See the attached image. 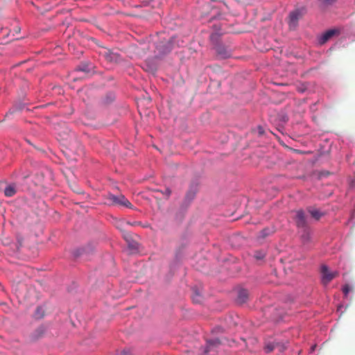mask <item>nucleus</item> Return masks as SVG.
Wrapping results in <instances>:
<instances>
[{"label": "nucleus", "instance_id": "nucleus-1", "mask_svg": "<svg viewBox=\"0 0 355 355\" xmlns=\"http://www.w3.org/2000/svg\"><path fill=\"white\" fill-rule=\"evenodd\" d=\"M304 15V9H295L291 11L288 15V25L290 28H295L300 19Z\"/></svg>", "mask_w": 355, "mask_h": 355}, {"label": "nucleus", "instance_id": "nucleus-2", "mask_svg": "<svg viewBox=\"0 0 355 355\" xmlns=\"http://www.w3.org/2000/svg\"><path fill=\"white\" fill-rule=\"evenodd\" d=\"M320 271L322 274V282L324 285L328 284L334 278L338 275V272L330 271L326 265H322L321 266Z\"/></svg>", "mask_w": 355, "mask_h": 355}, {"label": "nucleus", "instance_id": "nucleus-3", "mask_svg": "<svg viewBox=\"0 0 355 355\" xmlns=\"http://www.w3.org/2000/svg\"><path fill=\"white\" fill-rule=\"evenodd\" d=\"M108 199L115 205H119L126 207H131L132 205L129 200L123 195L114 196L113 194H110Z\"/></svg>", "mask_w": 355, "mask_h": 355}, {"label": "nucleus", "instance_id": "nucleus-4", "mask_svg": "<svg viewBox=\"0 0 355 355\" xmlns=\"http://www.w3.org/2000/svg\"><path fill=\"white\" fill-rule=\"evenodd\" d=\"M101 54L110 62H117L120 60V56L118 53L113 52L108 49H104Z\"/></svg>", "mask_w": 355, "mask_h": 355}, {"label": "nucleus", "instance_id": "nucleus-5", "mask_svg": "<svg viewBox=\"0 0 355 355\" xmlns=\"http://www.w3.org/2000/svg\"><path fill=\"white\" fill-rule=\"evenodd\" d=\"M295 223L299 227H305L306 225V220L305 214L303 210L300 209L295 212Z\"/></svg>", "mask_w": 355, "mask_h": 355}, {"label": "nucleus", "instance_id": "nucleus-6", "mask_svg": "<svg viewBox=\"0 0 355 355\" xmlns=\"http://www.w3.org/2000/svg\"><path fill=\"white\" fill-rule=\"evenodd\" d=\"M221 344H222V341L220 340L218 338L207 340V347L205 351V354L209 353L211 351H212L214 349L218 347Z\"/></svg>", "mask_w": 355, "mask_h": 355}, {"label": "nucleus", "instance_id": "nucleus-7", "mask_svg": "<svg viewBox=\"0 0 355 355\" xmlns=\"http://www.w3.org/2000/svg\"><path fill=\"white\" fill-rule=\"evenodd\" d=\"M157 49L159 51V55H164L168 53L171 49V45L169 42L167 43L162 42L157 46Z\"/></svg>", "mask_w": 355, "mask_h": 355}, {"label": "nucleus", "instance_id": "nucleus-8", "mask_svg": "<svg viewBox=\"0 0 355 355\" xmlns=\"http://www.w3.org/2000/svg\"><path fill=\"white\" fill-rule=\"evenodd\" d=\"M249 296V293L245 289H240L238 291L237 302L239 304H243L247 302Z\"/></svg>", "mask_w": 355, "mask_h": 355}, {"label": "nucleus", "instance_id": "nucleus-9", "mask_svg": "<svg viewBox=\"0 0 355 355\" xmlns=\"http://www.w3.org/2000/svg\"><path fill=\"white\" fill-rule=\"evenodd\" d=\"M17 188L15 184H9L4 189V195L6 197H12L17 193Z\"/></svg>", "mask_w": 355, "mask_h": 355}, {"label": "nucleus", "instance_id": "nucleus-10", "mask_svg": "<svg viewBox=\"0 0 355 355\" xmlns=\"http://www.w3.org/2000/svg\"><path fill=\"white\" fill-rule=\"evenodd\" d=\"M218 56L221 59H225L230 56V52H228L225 48L218 46L216 49Z\"/></svg>", "mask_w": 355, "mask_h": 355}, {"label": "nucleus", "instance_id": "nucleus-11", "mask_svg": "<svg viewBox=\"0 0 355 355\" xmlns=\"http://www.w3.org/2000/svg\"><path fill=\"white\" fill-rule=\"evenodd\" d=\"M309 212L310 213L311 216L317 220H318L324 215V214L319 209L315 208L309 209Z\"/></svg>", "mask_w": 355, "mask_h": 355}, {"label": "nucleus", "instance_id": "nucleus-12", "mask_svg": "<svg viewBox=\"0 0 355 355\" xmlns=\"http://www.w3.org/2000/svg\"><path fill=\"white\" fill-rule=\"evenodd\" d=\"M336 33L335 30H329L325 32L321 37L320 43L323 44L328 41Z\"/></svg>", "mask_w": 355, "mask_h": 355}, {"label": "nucleus", "instance_id": "nucleus-13", "mask_svg": "<svg viewBox=\"0 0 355 355\" xmlns=\"http://www.w3.org/2000/svg\"><path fill=\"white\" fill-rule=\"evenodd\" d=\"M277 347H281V346L278 343H268L265 347V351L270 353Z\"/></svg>", "mask_w": 355, "mask_h": 355}, {"label": "nucleus", "instance_id": "nucleus-14", "mask_svg": "<svg viewBox=\"0 0 355 355\" xmlns=\"http://www.w3.org/2000/svg\"><path fill=\"white\" fill-rule=\"evenodd\" d=\"M254 258L258 260H263L266 257V253L263 251H257L254 252Z\"/></svg>", "mask_w": 355, "mask_h": 355}, {"label": "nucleus", "instance_id": "nucleus-15", "mask_svg": "<svg viewBox=\"0 0 355 355\" xmlns=\"http://www.w3.org/2000/svg\"><path fill=\"white\" fill-rule=\"evenodd\" d=\"M17 243L16 246H17V250H18L22 246L24 239L21 236L18 235L17 236Z\"/></svg>", "mask_w": 355, "mask_h": 355}, {"label": "nucleus", "instance_id": "nucleus-16", "mask_svg": "<svg viewBox=\"0 0 355 355\" xmlns=\"http://www.w3.org/2000/svg\"><path fill=\"white\" fill-rule=\"evenodd\" d=\"M44 315L43 310L41 307H38L35 311V317L37 318H42Z\"/></svg>", "mask_w": 355, "mask_h": 355}, {"label": "nucleus", "instance_id": "nucleus-17", "mask_svg": "<svg viewBox=\"0 0 355 355\" xmlns=\"http://www.w3.org/2000/svg\"><path fill=\"white\" fill-rule=\"evenodd\" d=\"M324 6H329L334 3L336 0H319Z\"/></svg>", "mask_w": 355, "mask_h": 355}, {"label": "nucleus", "instance_id": "nucleus-18", "mask_svg": "<svg viewBox=\"0 0 355 355\" xmlns=\"http://www.w3.org/2000/svg\"><path fill=\"white\" fill-rule=\"evenodd\" d=\"M157 192H161L159 190H155ZM162 193L165 195L167 198H168L171 194V190L169 188L165 189L164 191H162Z\"/></svg>", "mask_w": 355, "mask_h": 355}, {"label": "nucleus", "instance_id": "nucleus-19", "mask_svg": "<svg viewBox=\"0 0 355 355\" xmlns=\"http://www.w3.org/2000/svg\"><path fill=\"white\" fill-rule=\"evenodd\" d=\"M350 291H351V288H350L349 285H348V284L345 285L343 288V292L345 296L347 295V294L349 293V292Z\"/></svg>", "mask_w": 355, "mask_h": 355}, {"label": "nucleus", "instance_id": "nucleus-20", "mask_svg": "<svg viewBox=\"0 0 355 355\" xmlns=\"http://www.w3.org/2000/svg\"><path fill=\"white\" fill-rule=\"evenodd\" d=\"M261 234H262V236L265 237V236H268L270 233L268 232V230L264 229L262 230Z\"/></svg>", "mask_w": 355, "mask_h": 355}, {"label": "nucleus", "instance_id": "nucleus-21", "mask_svg": "<svg viewBox=\"0 0 355 355\" xmlns=\"http://www.w3.org/2000/svg\"><path fill=\"white\" fill-rule=\"evenodd\" d=\"M129 246H130V248H136V247H137V243H132V244H130H130H129Z\"/></svg>", "mask_w": 355, "mask_h": 355}, {"label": "nucleus", "instance_id": "nucleus-22", "mask_svg": "<svg viewBox=\"0 0 355 355\" xmlns=\"http://www.w3.org/2000/svg\"><path fill=\"white\" fill-rule=\"evenodd\" d=\"M302 238L304 241H309V235L307 234L306 235H304Z\"/></svg>", "mask_w": 355, "mask_h": 355}, {"label": "nucleus", "instance_id": "nucleus-23", "mask_svg": "<svg viewBox=\"0 0 355 355\" xmlns=\"http://www.w3.org/2000/svg\"><path fill=\"white\" fill-rule=\"evenodd\" d=\"M198 298H200V296L198 295H197L196 297H193V300H195L196 302H199V300H198Z\"/></svg>", "mask_w": 355, "mask_h": 355}, {"label": "nucleus", "instance_id": "nucleus-24", "mask_svg": "<svg viewBox=\"0 0 355 355\" xmlns=\"http://www.w3.org/2000/svg\"><path fill=\"white\" fill-rule=\"evenodd\" d=\"M82 253H83V252H80V250H77V251H76V254H75V256L78 257V256H79V255L82 254Z\"/></svg>", "mask_w": 355, "mask_h": 355}, {"label": "nucleus", "instance_id": "nucleus-25", "mask_svg": "<svg viewBox=\"0 0 355 355\" xmlns=\"http://www.w3.org/2000/svg\"><path fill=\"white\" fill-rule=\"evenodd\" d=\"M120 355H128V353L125 351H123V352L121 353Z\"/></svg>", "mask_w": 355, "mask_h": 355}, {"label": "nucleus", "instance_id": "nucleus-26", "mask_svg": "<svg viewBox=\"0 0 355 355\" xmlns=\"http://www.w3.org/2000/svg\"><path fill=\"white\" fill-rule=\"evenodd\" d=\"M125 239L128 241V237H130L129 234H127L124 236Z\"/></svg>", "mask_w": 355, "mask_h": 355}, {"label": "nucleus", "instance_id": "nucleus-27", "mask_svg": "<svg viewBox=\"0 0 355 355\" xmlns=\"http://www.w3.org/2000/svg\"><path fill=\"white\" fill-rule=\"evenodd\" d=\"M130 225H136L137 224V223H129Z\"/></svg>", "mask_w": 355, "mask_h": 355}, {"label": "nucleus", "instance_id": "nucleus-28", "mask_svg": "<svg viewBox=\"0 0 355 355\" xmlns=\"http://www.w3.org/2000/svg\"><path fill=\"white\" fill-rule=\"evenodd\" d=\"M37 331L42 333V330L41 329H37Z\"/></svg>", "mask_w": 355, "mask_h": 355}]
</instances>
